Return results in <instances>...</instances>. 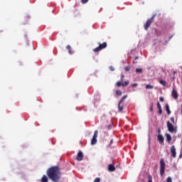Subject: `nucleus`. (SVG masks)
Listing matches in <instances>:
<instances>
[{
    "instance_id": "obj_34",
    "label": "nucleus",
    "mask_w": 182,
    "mask_h": 182,
    "mask_svg": "<svg viewBox=\"0 0 182 182\" xmlns=\"http://www.w3.org/2000/svg\"><path fill=\"white\" fill-rule=\"evenodd\" d=\"M159 100H160V102H164V97H161L159 98Z\"/></svg>"
},
{
    "instance_id": "obj_11",
    "label": "nucleus",
    "mask_w": 182,
    "mask_h": 182,
    "mask_svg": "<svg viewBox=\"0 0 182 182\" xmlns=\"http://www.w3.org/2000/svg\"><path fill=\"white\" fill-rule=\"evenodd\" d=\"M171 95H172V97H173V99L175 100L178 99V92H177V91L175 90L174 89L171 92Z\"/></svg>"
},
{
    "instance_id": "obj_18",
    "label": "nucleus",
    "mask_w": 182,
    "mask_h": 182,
    "mask_svg": "<svg viewBox=\"0 0 182 182\" xmlns=\"http://www.w3.org/2000/svg\"><path fill=\"white\" fill-rule=\"evenodd\" d=\"M116 95H117V96H122V95H123V92H122V90H117L116 91Z\"/></svg>"
},
{
    "instance_id": "obj_30",
    "label": "nucleus",
    "mask_w": 182,
    "mask_h": 182,
    "mask_svg": "<svg viewBox=\"0 0 182 182\" xmlns=\"http://www.w3.org/2000/svg\"><path fill=\"white\" fill-rule=\"evenodd\" d=\"M124 75H121V81H119V82H124Z\"/></svg>"
},
{
    "instance_id": "obj_15",
    "label": "nucleus",
    "mask_w": 182,
    "mask_h": 182,
    "mask_svg": "<svg viewBox=\"0 0 182 182\" xmlns=\"http://www.w3.org/2000/svg\"><path fill=\"white\" fill-rule=\"evenodd\" d=\"M166 141L168 143H171V139H172L171 135H170L169 134H166Z\"/></svg>"
},
{
    "instance_id": "obj_4",
    "label": "nucleus",
    "mask_w": 182,
    "mask_h": 182,
    "mask_svg": "<svg viewBox=\"0 0 182 182\" xmlns=\"http://www.w3.org/2000/svg\"><path fill=\"white\" fill-rule=\"evenodd\" d=\"M156 16H152L151 18H148L145 24L144 25L145 31H147L149 28H150L151 23H153V21H154V18Z\"/></svg>"
},
{
    "instance_id": "obj_31",
    "label": "nucleus",
    "mask_w": 182,
    "mask_h": 182,
    "mask_svg": "<svg viewBox=\"0 0 182 182\" xmlns=\"http://www.w3.org/2000/svg\"><path fill=\"white\" fill-rule=\"evenodd\" d=\"M158 113L159 114H163V109L161 108L159 109Z\"/></svg>"
},
{
    "instance_id": "obj_25",
    "label": "nucleus",
    "mask_w": 182,
    "mask_h": 182,
    "mask_svg": "<svg viewBox=\"0 0 182 182\" xmlns=\"http://www.w3.org/2000/svg\"><path fill=\"white\" fill-rule=\"evenodd\" d=\"M129 70H130V66L129 65L125 67V72H129Z\"/></svg>"
},
{
    "instance_id": "obj_29",
    "label": "nucleus",
    "mask_w": 182,
    "mask_h": 182,
    "mask_svg": "<svg viewBox=\"0 0 182 182\" xmlns=\"http://www.w3.org/2000/svg\"><path fill=\"white\" fill-rule=\"evenodd\" d=\"M109 70H111V72H114V66H109Z\"/></svg>"
},
{
    "instance_id": "obj_7",
    "label": "nucleus",
    "mask_w": 182,
    "mask_h": 182,
    "mask_svg": "<svg viewBox=\"0 0 182 182\" xmlns=\"http://www.w3.org/2000/svg\"><path fill=\"white\" fill-rule=\"evenodd\" d=\"M129 85V81H125L124 82L118 81L117 82V87H120V86H122L123 87H126V86Z\"/></svg>"
},
{
    "instance_id": "obj_24",
    "label": "nucleus",
    "mask_w": 182,
    "mask_h": 182,
    "mask_svg": "<svg viewBox=\"0 0 182 182\" xmlns=\"http://www.w3.org/2000/svg\"><path fill=\"white\" fill-rule=\"evenodd\" d=\"M166 182H173V179H171V177H168L166 179Z\"/></svg>"
},
{
    "instance_id": "obj_35",
    "label": "nucleus",
    "mask_w": 182,
    "mask_h": 182,
    "mask_svg": "<svg viewBox=\"0 0 182 182\" xmlns=\"http://www.w3.org/2000/svg\"><path fill=\"white\" fill-rule=\"evenodd\" d=\"M112 144H113V139H112L109 142V146H112Z\"/></svg>"
},
{
    "instance_id": "obj_22",
    "label": "nucleus",
    "mask_w": 182,
    "mask_h": 182,
    "mask_svg": "<svg viewBox=\"0 0 182 182\" xmlns=\"http://www.w3.org/2000/svg\"><path fill=\"white\" fill-rule=\"evenodd\" d=\"M148 182H153V177L151 175L148 176Z\"/></svg>"
},
{
    "instance_id": "obj_9",
    "label": "nucleus",
    "mask_w": 182,
    "mask_h": 182,
    "mask_svg": "<svg viewBox=\"0 0 182 182\" xmlns=\"http://www.w3.org/2000/svg\"><path fill=\"white\" fill-rule=\"evenodd\" d=\"M76 160H77L78 161H82V160H83V152L80 151L78 152Z\"/></svg>"
},
{
    "instance_id": "obj_6",
    "label": "nucleus",
    "mask_w": 182,
    "mask_h": 182,
    "mask_svg": "<svg viewBox=\"0 0 182 182\" xmlns=\"http://www.w3.org/2000/svg\"><path fill=\"white\" fill-rule=\"evenodd\" d=\"M167 128H168V132H170V133H173L174 126H173V124H171L170 122V121L167 122Z\"/></svg>"
},
{
    "instance_id": "obj_12",
    "label": "nucleus",
    "mask_w": 182,
    "mask_h": 182,
    "mask_svg": "<svg viewBox=\"0 0 182 182\" xmlns=\"http://www.w3.org/2000/svg\"><path fill=\"white\" fill-rule=\"evenodd\" d=\"M108 171L113 172V171H116V167L114 166V165L113 164H109L108 165Z\"/></svg>"
},
{
    "instance_id": "obj_3",
    "label": "nucleus",
    "mask_w": 182,
    "mask_h": 182,
    "mask_svg": "<svg viewBox=\"0 0 182 182\" xmlns=\"http://www.w3.org/2000/svg\"><path fill=\"white\" fill-rule=\"evenodd\" d=\"M166 171V162H164V159H160V174L161 176H164Z\"/></svg>"
},
{
    "instance_id": "obj_32",
    "label": "nucleus",
    "mask_w": 182,
    "mask_h": 182,
    "mask_svg": "<svg viewBox=\"0 0 182 182\" xmlns=\"http://www.w3.org/2000/svg\"><path fill=\"white\" fill-rule=\"evenodd\" d=\"M93 182H100V178H96Z\"/></svg>"
},
{
    "instance_id": "obj_28",
    "label": "nucleus",
    "mask_w": 182,
    "mask_h": 182,
    "mask_svg": "<svg viewBox=\"0 0 182 182\" xmlns=\"http://www.w3.org/2000/svg\"><path fill=\"white\" fill-rule=\"evenodd\" d=\"M82 4H87L89 2V0H81Z\"/></svg>"
},
{
    "instance_id": "obj_39",
    "label": "nucleus",
    "mask_w": 182,
    "mask_h": 182,
    "mask_svg": "<svg viewBox=\"0 0 182 182\" xmlns=\"http://www.w3.org/2000/svg\"><path fill=\"white\" fill-rule=\"evenodd\" d=\"M136 59H139V57H136V58H135V60H136Z\"/></svg>"
},
{
    "instance_id": "obj_23",
    "label": "nucleus",
    "mask_w": 182,
    "mask_h": 182,
    "mask_svg": "<svg viewBox=\"0 0 182 182\" xmlns=\"http://www.w3.org/2000/svg\"><path fill=\"white\" fill-rule=\"evenodd\" d=\"M153 87H154L151 85H146V89H153Z\"/></svg>"
},
{
    "instance_id": "obj_21",
    "label": "nucleus",
    "mask_w": 182,
    "mask_h": 182,
    "mask_svg": "<svg viewBox=\"0 0 182 182\" xmlns=\"http://www.w3.org/2000/svg\"><path fill=\"white\" fill-rule=\"evenodd\" d=\"M159 83H160L161 85H162V86H166V81H165V80H161L159 81Z\"/></svg>"
},
{
    "instance_id": "obj_13",
    "label": "nucleus",
    "mask_w": 182,
    "mask_h": 182,
    "mask_svg": "<svg viewBox=\"0 0 182 182\" xmlns=\"http://www.w3.org/2000/svg\"><path fill=\"white\" fill-rule=\"evenodd\" d=\"M123 102H120L118 104V112H122L123 111Z\"/></svg>"
},
{
    "instance_id": "obj_5",
    "label": "nucleus",
    "mask_w": 182,
    "mask_h": 182,
    "mask_svg": "<svg viewBox=\"0 0 182 182\" xmlns=\"http://www.w3.org/2000/svg\"><path fill=\"white\" fill-rule=\"evenodd\" d=\"M97 133H98V131L95 130L94 135L92 136V139L91 140L92 146H94V144H96V143H97Z\"/></svg>"
},
{
    "instance_id": "obj_10",
    "label": "nucleus",
    "mask_w": 182,
    "mask_h": 182,
    "mask_svg": "<svg viewBox=\"0 0 182 182\" xmlns=\"http://www.w3.org/2000/svg\"><path fill=\"white\" fill-rule=\"evenodd\" d=\"M158 141L159 142L160 144H164V136L161 134H159L157 136Z\"/></svg>"
},
{
    "instance_id": "obj_38",
    "label": "nucleus",
    "mask_w": 182,
    "mask_h": 182,
    "mask_svg": "<svg viewBox=\"0 0 182 182\" xmlns=\"http://www.w3.org/2000/svg\"><path fill=\"white\" fill-rule=\"evenodd\" d=\"M108 129H112V127H110V125L108 126Z\"/></svg>"
},
{
    "instance_id": "obj_33",
    "label": "nucleus",
    "mask_w": 182,
    "mask_h": 182,
    "mask_svg": "<svg viewBox=\"0 0 182 182\" xmlns=\"http://www.w3.org/2000/svg\"><path fill=\"white\" fill-rule=\"evenodd\" d=\"M137 87V83H134L132 85V87Z\"/></svg>"
},
{
    "instance_id": "obj_20",
    "label": "nucleus",
    "mask_w": 182,
    "mask_h": 182,
    "mask_svg": "<svg viewBox=\"0 0 182 182\" xmlns=\"http://www.w3.org/2000/svg\"><path fill=\"white\" fill-rule=\"evenodd\" d=\"M126 99H127V95H124L122 97V99L120 100L119 102H121L122 103H123V102H124V100H126Z\"/></svg>"
},
{
    "instance_id": "obj_14",
    "label": "nucleus",
    "mask_w": 182,
    "mask_h": 182,
    "mask_svg": "<svg viewBox=\"0 0 182 182\" xmlns=\"http://www.w3.org/2000/svg\"><path fill=\"white\" fill-rule=\"evenodd\" d=\"M66 49H67V50H68V53L70 55H73V51L72 50V47H70V45L67 46Z\"/></svg>"
},
{
    "instance_id": "obj_26",
    "label": "nucleus",
    "mask_w": 182,
    "mask_h": 182,
    "mask_svg": "<svg viewBox=\"0 0 182 182\" xmlns=\"http://www.w3.org/2000/svg\"><path fill=\"white\" fill-rule=\"evenodd\" d=\"M157 109H161V105H160L159 102H157Z\"/></svg>"
},
{
    "instance_id": "obj_16",
    "label": "nucleus",
    "mask_w": 182,
    "mask_h": 182,
    "mask_svg": "<svg viewBox=\"0 0 182 182\" xmlns=\"http://www.w3.org/2000/svg\"><path fill=\"white\" fill-rule=\"evenodd\" d=\"M166 111L167 112V114H171V111L170 110V106L168 104L166 105Z\"/></svg>"
},
{
    "instance_id": "obj_1",
    "label": "nucleus",
    "mask_w": 182,
    "mask_h": 182,
    "mask_svg": "<svg viewBox=\"0 0 182 182\" xmlns=\"http://www.w3.org/2000/svg\"><path fill=\"white\" fill-rule=\"evenodd\" d=\"M47 176L54 182H58L60 179V171L58 166H52L47 171Z\"/></svg>"
},
{
    "instance_id": "obj_8",
    "label": "nucleus",
    "mask_w": 182,
    "mask_h": 182,
    "mask_svg": "<svg viewBox=\"0 0 182 182\" xmlns=\"http://www.w3.org/2000/svg\"><path fill=\"white\" fill-rule=\"evenodd\" d=\"M171 153L172 157L173 159H176V156H177V152H176V146L174 145L171 146Z\"/></svg>"
},
{
    "instance_id": "obj_27",
    "label": "nucleus",
    "mask_w": 182,
    "mask_h": 182,
    "mask_svg": "<svg viewBox=\"0 0 182 182\" xmlns=\"http://www.w3.org/2000/svg\"><path fill=\"white\" fill-rule=\"evenodd\" d=\"M170 120H171V122L172 123H173V124L176 123V122L174 121V117H171L170 118Z\"/></svg>"
},
{
    "instance_id": "obj_19",
    "label": "nucleus",
    "mask_w": 182,
    "mask_h": 182,
    "mask_svg": "<svg viewBox=\"0 0 182 182\" xmlns=\"http://www.w3.org/2000/svg\"><path fill=\"white\" fill-rule=\"evenodd\" d=\"M136 73H143V69L141 68H136Z\"/></svg>"
},
{
    "instance_id": "obj_36",
    "label": "nucleus",
    "mask_w": 182,
    "mask_h": 182,
    "mask_svg": "<svg viewBox=\"0 0 182 182\" xmlns=\"http://www.w3.org/2000/svg\"><path fill=\"white\" fill-rule=\"evenodd\" d=\"M158 133H159V134H160L161 133V130H160V129H158Z\"/></svg>"
},
{
    "instance_id": "obj_2",
    "label": "nucleus",
    "mask_w": 182,
    "mask_h": 182,
    "mask_svg": "<svg viewBox=\"0 0 182 182\" xmlns=\"http://www.w3.org/2000/svg\"><path fill=\"white\" fill-rule=\"evenodd\" d=\"M99 46L94 48L92 50L95 53H97V52H100V50L103 49H106L107 48V43L104 42L102 43H98Z\"/></svg>"
},
{
    "instance_id": "obj_37",
    "label": "nucleus",
    "mask_w": 182,
    "mask_h": 182,
    "mask_svg": "<svg viewBox=\"0 0 182 182\" xmlns=\"http://www.w3.org/2000/svg\"><path fill=\"white\" fill-rule=\"evenodd\" d=\"M150 111H151V112H153V107H150Z\"/></svg>"
},
{
    "instance_id": "obj_17",
    "label": "nucleus",
    "mask_w": 182,
    "mask_h": 182,
    "mask_svg": "<svg viewBox=\"0 0 182 182\" xmlns=\"http://www.w3.org/2000/svg\"><path fill=\"white\" fill-rule=\"evenodd\" d=\"M49 181V179L48 178V176L46 175H43L41 178V182H48Z\"/></svg>"
}]
</instances>
